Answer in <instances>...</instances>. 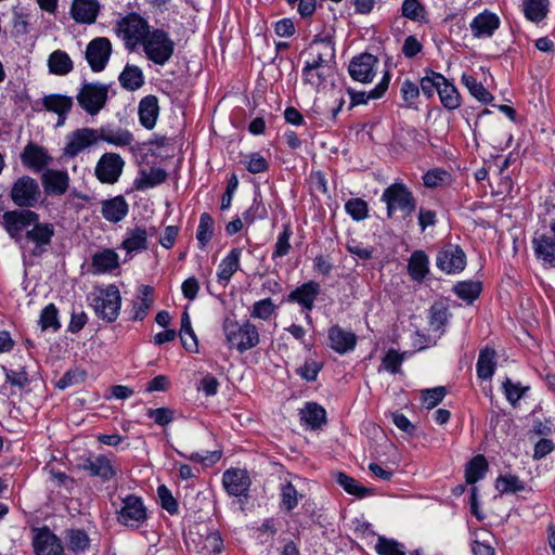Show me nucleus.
Listing matches in <instances>:
<instances>
[{
    "mask_svg": "<svg viewBox=\"0 0 555 555\" xmlns=\"http://www.w3.org/2000/svg\"><path fill=\"white\" fill-rule=\"evenodd\" d=\"M81 468L87 470L92 477L100 478L103 482H107L116 476L112 461L103 454L90 456L83 460Z\"/></svg>",
    "mask_w": 555,
    "mask_h": 555,
    "instance_id": "18",
    "label": "nucleus"
},
{
    "mask_svg": "<svg viewBox=\"0 0 555 555\" xmlns=\"http://www.w3.org/2000/svg\"><path fill=\"white\" fill-rule=\"evenodd\" d=\"M101 214L109 222H119L128 214V204L122 196L103 201Z\"/></svg>",
    "mask_w": 555,
    "mask_h": 555,
    "instance_id": "33",
    "label": "nucleus"
},
{
    "mask_svg": "<svg viewBox=\"0 0 555 555\" xmlns=\"http://www.w3.org/2000/svg\"><path fill=\"white\" fill-rule=\"evenodd\" d=\"M335 480L347 493L357 498H364L371 493L370 489L365 488L358 480L345 473H337L335 475Z\"/></svg>",
    "mask_w": 555,
    "mask_h": 555,
    "instance_id": "43",
    "label": "nucleus"
},
{
    "mask_svg": "<svg viewBox=\"0 0 555 555\" xmlns=\"http://www.w3.org/2000/svg\"><path fill=\"white\" fill-rule=\"evenodd\" d=\"M39 325L42 331L52 330L53 332H56L61 327L59 311L54 304H49L42 309L39 318Z\"/></svg>",
    "mask_w": 555,
    "mask_h": 555,
    "instance_id": "53",
    "label": "nucleus"
},
{
    "mask_svg": "<svg viewBox=\"0 0 555 555\" xmlns=\"http://www.w3.org/2000/svg\"><path fill=\"white\" fill-rule=\"evenodd\" d=\"M121 87L129 91L140 89L144 83L143 72L139 66L127 64L119 75Z\"/></svg>",
    "mask_w": 555,
    "mask_h": 555,
    "instance_id": "38",
    "label": "nucleus"
},
{
    "mask_svg": "<svg viewBox=\"0 0 555 555\" xmlns=\"http://www.w3.org/2000/svg\"><path fill=\"white\" fill-rule=\"evenodd\" d=\"M10 197L12 202L21 208H33L39 202V184L34 178L23 176L13 183Z\"/></svg>",
    "mask_w": 555,
    "mask_h": 555,
    "instance_id": "9",
    "label": "nucleus"
},
{
    "mask_svg": "<svg viewBox=\"0 0 555 555\" xmlns=\"http://www.w3.org/2000/svg\"><path fill=\"white\" fill-rule=\"evenodd\" d=\"M100 8L98 0H74L70 14L78 23L92 24L96 20Z\"/></svg>",
    "mask_w": 555,
    "mask_h": 555,
    "instance_id": "26",
    "label": "nucleus"
},
{
    "mask_svg": "<svg viewBox=\"0 0 555 555\" xmlns=\"http://www.w3.org/2000/svg\"><path fill=\"white\" fill-rule=\"evenodd\" d=\"M548 0H524L522 11L525 16L534 23H539L546 17L548 12Z\"/></svg>",
    "mask_w": 555,
    "mask_h": 555,
    "instance_id": "42",
    "label": "nucleus"
},
{
    "mask_svg": "<svg viewBox=\"0 0 555 555\" xmlns=\"http://www.w3.org/2000/svg\"><path fill=\"white\" fill-rule=\"evenodd\" d=\"M320 292V284L315 281H309L292 291L287 296V300L289 302H297L306 310L311 311Z\"/></svg>",
    "mask_w": 555,
    "mask_h": 555,
    "instance_id": "20",
    "label": "nucleus"
},
{
    "mask_svg": "<svg viewBox=\"0 0 555 555\" xmlns=\"http://www.w3.org/2000/svg\"><path fill=\"white\" fill-rule=\"evenodd\" d=\"M147 518L146 508L140 496L128 494L121 499L120 509L117 511V521L131 529L141 527Z\"/></svg>",
    "mask_w": 555,
    "mask_h": 555,
    "instance_id": "7",
    "label": "nucleus"
},
{
    "mask_svg": "<svg viewBox=\"0 0 555 555\" xmlns=\"http://www.w3.org/2000/svg\"><path fill=\"white\" fill-rule=\"evenodd\" d=\"M112 53L111 41L105 37L91 40L86 48V60L93 72H102Z\"/></svg>",
    "mask_w": 555,
    "mask_h": 555,
    "instance_id": "12",
    "label": "nucleus"
},
{
    "mask_svg": "<svg viewBox=\"0 0 555 555\" xmlns=\"http://www.w3.org/2000/svg\"><path fill=\"white\" fill-rule=\"evenodd\" d=\"M532 248L537 259L542 261L544 267L555 268V237L547 234L534 236Z\"/></svg>",
    "mask_w": 555,
    "mask_h": 555,
    "instance_id": "24",
    "label": "nucleus"
},
{
    "mask_svg": "<svg viewBox=\"0 0 555 555\" xmlns=\"http://www.w3.org/2000/svg\"><path fill=\"white\" fill-rule=\"evenodd\" d=\"M330 72L331 67L305 65L302 68V80L305 83L318 88L325 82Z\"/></svg>",
    "mask_w": 555,
    "mask_h": 555,
    "instance_id": "47",
    "label": "nucleus"
},
{
    "mask_svg": "<svg viewBox=\"0 0 555 555\" xmlns=\"http://www.w3.org/2000/svg\"><path fill=\"white\" fill-rule=\"evenodd\" d=\"M380 201L386 204L388 218H392L397 212L406 218L416 208V199L412 191L402 182H395L387 186Z\"/></svg>",
    "mask_w": 555,
    "mask_h": 555,
    "instance_id": "1",
    "label": "nucleus"
},
{
    "mask_svg": "<svg viewBox=\"0 0 555 555\" xmlns=\"http://www.w3.org/2000/svg\"><path fill=\"white\" fill-rule=\"evenodd\" d=\"M292 230L289 225H285L283 232L278 236V240L274 245V250L272 253V259L282 258L287 255L291 250V236Z\"/></svg>",
    "mask_w": 555,
    "mask_h": 555,
    "instance_id": "61",
    "label": "nucleus"
},
{
    "mask_svg": "<svg viewBox=\"0 0 555 555\" xmlns=\"http://www.w3.org/2000/svg\"><path fill=\"white\" fill-rule=\"evenodd\" d=\"M461 81L478 101L489 103L493 99L491 93L482 86V83L478 82L472 75L464 73L461 77Z\"/></svg>",
    "mask_w": 555,
    "mask_h": 555,
    "instance_id": "46",
    "label": "nucleus"
},
{
    "mask_svg": "<svg viewBox=\"0 0 555 555\" xmlns=\"http://www.w3.org/2000/svg\"><path fill=\"white\" fill-rule=\"evenodd\" d=\"M330 347L339 354H345L354 349L357 336L351 331H346L339 325H333L328 330Z\"/></svg>",
    "mask_w": 555,
    "mask_h": 555,
    "instance_id": "22",
    "label": "nucleus"
},
{
    "mask_svg": "<svg viewBox=\"0 0 555 555\" xmlns=\"http://www.w3.org/2000/svg\"><path fill=\"white\" fill-rule=\"evenodd\" d=\"M193 543L201 555L219 554L223 548V541L218 531L207 530L206 533H198L193 538Z\"/></svg>",
    "mask_w": 555,
    "mask_h": 555,
    "instance_id": "28",
    "label": "nucleus"
},
{
    "mask_svg": "<svg viewBox=\"0 0 555 555\" xmlns=\"http://www.w3.org/2000/svg\"><path fill=\"white\" fill-rule=\"evenodd\" d=\"M138 114L140 124L145 129H153L156 125L159 114L157 98L155 95L144 96L139 103Z\"/></svg>",
    "mask_w": 555,
    "mask_h": 555,
    "instance_id": "30",
    "label": "nucleus"
},
{
    "mask_svg": "<svg viewBox=\"0 0 555 555\" xmlns=\"http://www.w3.org/2000/svg\"><path fill=\"white\" fill-rule=\"evenodd\" d=\"M147 231L144 228L137 227L127 232L121 247L127 253L141 251L147 248Z\"/></svg>",
    "mask_w": 555,
    "mask_h": 555,
    "instance_id": "39",
    "label": "nucleus"
},
{
    "mask_svg": "<svg viewBox=\"0 0 555 555\" xmlns=\"http://www.w3.org/2000/svg\"><path fill=\"white\" fill-rule=\"evenodd\" d=\"M242 164L250 173H262L269 169L267 159L259 153H248L244 155Z\"/></svg>",
    "mask_w": 555,
    "mask_h": 555,
    "instance_id": "55",
    "label": "nucleus"
},
{
    "mask_svg": "<svg viewBox=\"0 0 555 555\" xmlns=\"http://www.w3.org/2000/svg\"><path fill=\"white\" fill-rule=\"evenodd\" d=\"M408 271L414 281L421 282L429 271V259L423 250L414 251L408 263Z\"/></svg>",
    "mask_w": 555,
    "mask_h": 555,
    "instance_id": "37",
    "label": "nucleus"
},
{
    "mask_svg": "<svg viewBox=\"0 0 555 555\" xmlns=\"http://www.w3.org/2000/svg\"><path fill=\"white\" fill-rule=\"evenodd\" d=\"M495 487L501 493H515L525 489V486L519 478L513 475L498 477Z\"/></svg>",
    "mask_w": 555,
    "mask_h": 555,
    "instance_id": "60",
    "label": "nucleus"
},
{
    "mask_svg": "<svg viewBox=\"0 0 555 555\" xmlns=\"http://www.w3.org/2000/svg\"><path fill=\"white\" fill-rule=\"evenodd\" d=\"M389 82H390V74L388 72H386L384 74L382 80L378 82V85L374 89H372L370 92L354 91V90L349 89L348 93L350 96V108H352L357 105L366 104L370 99H372V100L380 99L387 91Z\"/></svg>",
    "mask_w": 555,
    "mask_h": 555,
    "instance_id": "29",
    "label": "nucleus"
},
{
    "mask_svg": "<svg viewBox=\"0 0 555 555\" xmlns=\"http://www.w3.org/2000/svg\"><path fill=\"white\" fill-rule=\"evenodd\" d=\"M39 219V215L30 209H14L4 211L0 216V224L7 231L9 236L16 243L22 240L23 229L31 225L33 222Z\"/></svg>",
    "mask_w": 555,
    "mask_h": 555,
    "instance_id": "8",
    "label": "nucleus"
},
{
    "mask_svg": "<svg viewBox=\"0 0 555 555\" xmlns=\"http://www.w3.org/2000/svg\"><path fill=\"white\" fill-rule=\"evenodd\" d=\"M300 421L311 429L320 428L326 421L325 410L314 402H309L300 410Z\"/></svg>",
    "mask_w": 555,
    "mask_h": 555,
    "instance_id": "36",
    "label": "nucleus"
},
{
    "mask_svg": "<svg viewBox=\"0 0 555 555\" xmlns=\"http://www.w3.org/2000/svg\"><path fill=\"white\" fill-rule=\"evenodd\" d=\"M214 235V219L207 214L203 212L199 217V223L196 230V238L201 248H204Z\"/></svg>",
    "mask_w": 555,
    "mask_h": 555,
    "instance_id": "51",
    "label": "nucleus"
},
{
    "mask_svg": "<svg viewBox=\"0 0 555 555\" xmlns=\"http://www.w3.org/2000/svg\"><path fill=\"white\" fill-rule=\"evenodd\" d=\"M50 73L59 76L66 75L73 70V61L69 55L62 50H55L48 59Z\"/></svg>",
    "mask_w": 555,
    "mask_h": 555,
    "instance_id": "40",
    "label": "nucleus"
},
{
    "mask_svg": "<svg viewBox=\"0 0 555 555\" xmlns=\"http://www.w3.org/2000/svg\"><path fill=\"white\" fill-rule=\"evenodd\" d=\"M488 462L481 454L474 456L466 465L465 478L468 485H474L481 480L488 472Z\"/></svg>",
    "mask_w": 555,
    "mask_h": 555,
    "instance_id": "41",
    "label": "nucleus"
},
{
    "mask_svg": "<svg viewBox=\"0 0 555 555\" xmlns=\"http://www.w3.org/2000/svg\"><path fill=\"white\" fill-rule=\"evenodd\" d=\"M22 163L33 171H41L48 167L52 157L47 150L34 143H28L21 154Z\"/></svg>",
    "mask_w": 555,
    "mask_h": 555,
    "instance_id": "21",
    "label": "nucleus"
},
{
    "mask_svg": "<svg viewBox=\"0 0 555 555\" xmlns=\"http://www.w3.org/2000/svg\"><path fill=\"white\" fill-rule=\"evenodd\" d=\"M496 352L493 348L486 347L480 350L476 371L479 378L483 380L491 379L496 367Z\"/></svg>",
    "mask_w": 555,
    "mask_h": 555,
    "instance_id": "35",
    "label": "nucleus"
},
{
    "mask_svg": "<svg viewBox=\"0 0 555 555\" xmlns=\"http://www.w3.org/2000/svg\"><path fill=\"white\" fill-rule=\"evenodd\" d=\"M36 555H63V546L59 538L49 530H40L34 539Z\"/></svg>",
    "mask_w": 555,
    "mask_h": 555,
    "instance_id": "25",
    "label": "nucleus"
},
{
    "mask_svg": "<svg viewBox=\"0 0 555 555\" xmlns=\"http://www.w3.org/2000/svg\"><path fill=\"white\" fill-rule=\"evenodd\" d=\"M117 31L126 48L132 51L144 42L152 30L146 20L137 13H130L117 23Z\"/></svg>",
    "mask_w": 555,
    "mask_h": 555,
    "instance_id": "3",
    "label": "nucleus"
},
{
    "mask_svg": "<svg viewBox=\"0 0 555 555\" xmlns=\"http://www.w3.org/2000/svg\"><path fill=\"white\" fill-rule=\"evenodd\" d=\"M378 59L371 53H361L353 56L349 63L348 72L350 77L359 82L369 83L375 76V68Z\"/></svg>",
    "mask_w": 555,
    "mask_h": 555,
    "instance_id": "11",
    "label": "nucleus"
},
{
    "mask_svg": "<svg viewBox=\"0 0 555 555\" xmlns=\"http://www.w3.org/2000/svg\"><path fill=\"white\" fill-rule=\"evenodd\" d=\"M154 302V288L150 285H141L133 300L131 319L142 321Z\"/></svg>",
    "mask_w": 555,
    "mask_h": 555,
    "instance_id": "31",
    "label": "nucleus"
},
{
    "mask_svg": "<svg viewBox=\"0 0 555 555\" xmlns=\"http://www.w3.org/2000/svg\"><path fill=\"white\" fill-rule=\"evenodd\" d=\"M276 306L273 304L271 298H266L259 301H256L253 306L251 317L268 320L274 312Z\"/></svg>",
    "mask_w": 555,
    "mask_h": 555,
    "instance_id": "62",
    "label": "nucleus"
},
{
    "mask_svg": "<svg viewBox=\"0 0 555 555\" xmlns=\"http://www.w3.org/2000/svg\"><path fill=\"white\" fill-rule=\"evenodd\" d=\"M41 102L46 111L57 115V127L65 124L67 115L74 106V100L72 96L60 93L44 95Z\"/></svg>",
    "mask_w": 555,
    "mask_h": 555,
    "instance_id": "17",
    "label": "nucleus"
},
{
    "mask_svg": "<svg viewBox=\"0 0 555 555\" xmlns=\"http://www.w3.org/2000/svg\"><path fill=\"white\" fill-rule=\"evenodd\" d=\"M404 357L405 353H399L395 349L388 350L382 360L379 371L385 370L391 374H397L400 371Z\"/></svg>",
    "mask_w": 555,
    "mask_h": 555,
    "instance_id": "58",
    "label": "nucleus"
},
{
    "mask_svg": "<svg viewBox=\"0 0 555 555\" xmlns=\"http://www.w3.org/2000/svg\"><path fill=\"white\" fill-rule=\"evenodd\" d=\"M453 289L461 299L473 302L481 292V284L476 281H462L456 283Z\"/></svg>",
    "mask_w": 555,
    "mask_h": 555,
    "instance_id": "52",
    "label": "nucleus"
},
{
    "mask_svg": "<svg viewBox=\"0 0 555 555\" xmlns=\"http://www.w3.org/2000/svg\"><path fill=\"white\" fill-rule=\"evenodd\" d=\"M92 307L96 317L107 322H114L120 311L121 296L115 284L101 288L92 298Z\"/></svg>",
    "mask_w": 555,
    "mask_h": 555,
    "instance_id": "5",
    "label": "nucleus"
},
{
    "mask_svg": "<svg viewBox=\"0 0 555 555\" xmlns=\"http://www.w3.org/2000/svg\"><path fill=\"white\" fill-rule=\"evenodd\" d=\"M146 57L157 65H165L173 55L175 42L163 29H154L142 43Z\"/></svg>",
    "mask_w": 555,
    "mask_h": 555,
    "instance_id": "4",
    "label": "nucleus"
},
{
    "mask_svg": "<svg viewBox=\"0 0 555 555\" xmlns=\"http://www.w3.org/2000/svg\"><path fill=\"white\" fill-rule=\"evenodd\" d=\"M65 155L75 157L83 150L98 143V132L93 128H81L67 135Z\"/></svg>",
    "mask_w": 555,
    "mask_h": 555,
    "instance_id": "15",
    "label": "nucleus"
},
{
    "mask_svg": "<svg viewBox=\"0 0 555 555\" xmlns=\"http://www.w3.org/2000/svg\"><path fill=\"white\" fill-rule=\"evenodd\" d=\"M345 210L354 221H362L369 217L367 203L360 197L348 199L345 204Z\"/></svg>",
    "mask_w": 555,
    "mask_h": 555,
    "instance_id": "54",
    "label": "nucleus"
},
{
    "mask_svg": "<svg viewBox=\"0 0 555 555\" xmlns=\"http://www.w3.org/2000/svg\"><path fill=\"white\" fill-rule=\"evenodd\" d=\"M436 264L448 274L459 273L466 266V256L459 246L448 245L438 253Z\"/></svg>",
    "mask_w": 555,
    "mask_h": 555,
    "instance_id": "13",
    "label": "nucleus"
},
{
    "mask_svg": "<svg viewBox=\"0 0 555 555\" xmlns=\"http://www.w3.org/2000/svg\"><path fill=\"white\" fill-rule=\"evenodd\" d=\"M124 166L119 154L104 153L95 166V176L102 183L114 184L121 176Z\"/></svg>",
    "mask_w": 555,
    "mask_h": 555,
    "instance_id": "10",
    "label": "nucleus"
},
{
    "mask_svg": "<svg viewBox=\"0 0 555 555\" xmlns=\"http://www.w3.org/2000/svg\"><path fill=\"white\" fill-rule=\"evenodd\" d=\"M69 177L66 171L48 169L42 175V185L49 195H63L68 189Z\"/></svg>",
    "mask_w": 555,
    "mask_h": 555,
    "instance_id": "27",
    "label": "nucleus"
},
{
    "mask_svg": "<svg viewBox=\"0 0 555 555\" xmlns=\"http://www.w3.org/2000/svg\"><path fill=\"white\" fill-rule=\"evenodd\" d=\"M299 493L292 482L281 487V507L287 512L293 511L298 504Z\"/></svg>",
    "mask_w": 555,
    "mask_h": 555,
    "instance_id": "57",
    "label": "nucleus"
},
{
    "mask_svg": "<svg viewBox=\"0 0 555 555\" xmlns=\"http://www.w3.org/2000/svg\"><path fill=\"white\" fill-rule=\"evenodd\" d=\"M444 77L434 70H427L426 75L420 80V91L427 98H431L435 92L438 93L440 85L443 83Z\"/></svg>",
    "mask_w": 555,
    "mask_h": 555,
    "instance_id": "49",
    "label": "nucleus"
},
{
    "mask_svg": "<svg viewBox=\"0 0 555 555\" xmlns=\"http://www.w3.org/2000/svg\"><path fill=\"white\" fill-rule=\"evenodd\" d=\"M446 393V388L442 386L425 389L422 391L423 404L427 409H434L443 400Z\"/></svg>",
    "mask_w": 555,
    "mask_h": 555,
    "instance_id": "63",
    "label": "nucleus"
},
{
    "mask_svg": "<svg viewBox=\"0 0 555 555\" xmlns=\"http://www.w3.org/2000/svg\"><path fill=\"white\" fill-rule=\"evenodd\" d=\"M242 249L232 248L230 253L221 260L217 271V279L220 284L225 286L233 274L240 269V258Z\"/></svg>",
    "mask_w": 555,
    "mask_h": 555,
    "instance_id": "32",
    "label": "nucleus"
},
{
    "mask_svg": "<svg viewBox=\"0 0 555 555\" xmlns=\"http://www.w3.org/2000/svg\"><path fill=\"white\" fill-rule=\"evenodd\" d=\"M223 332L229 346L236 348L241 353L259 344L258 330L248 321L238 324L232 319H225L223 322Z\"/></svg>",
    "mask_w": 555,
    "mask_h": 555,
    "instance_id": "2",
    "label": "nucleus"
},
{
    "mask_svg": "<svg viewBox=\"0 0 555 555\" xmlns=\"http://www.w3.org/2000/svg\"><path fill=\"white\" fill-rule=\"evenodd\" d=\"M66 544L68 550L79 553L89 547L90 539L81 529H69L66 531Z\"/></svg>",
    "mask_w": 555,
    "mask_h": 555,
    "instance_id": "48",
    "label": "nucleus"
},
{
    "mask_svg": "<svg viewBox=\"0 0 555 555\" xmlns=\"http://www.w3.org/2000/svg\"><path fill=\"white\" fill-rule=\"evenodd\" d=\"M222 483L230 495L241 496L247 493L250 479L246 470L231 468L223 473Z\"/></svg>",
    "mask_w": 555,
    "mask_h": 555,
    "instance_id": "19",
    "label": "nucleus"
},
{
    "mask_svg": "<svg viewBox=\"0 0 555 555\" xmlns=\"http://www.w3.org/2000/svg\"><path fill=\"white\" fill-rule=\"evenodd\" d=\"M401 13L404 17L421 22L425 20L426 10L421 4L420 0H404L401 7Z\"/></svg>",
    "mask_w": 555,
    "mask_h": 555,
    "instance_id": "56",
    "label": "nucleus"
},
{
    "mask_svg": "<svg viewBox=\"0 0 555 555\" xmlns=\"http://www.w3.org/2000/svg\"><path fill=\"white\" fill-rule=\"evenodd\" d=\"M108 86L99 82H85L77 93L79 106L89 115H96L106 104Z\"/></svg>",
    "mask_w": 555,
    "mask_h": 555,
    "instance_id": "6",
    "label": "nucleus"
},
{
    "mask_svg": "<svg viewBox=\"0 0 555 555\" xmlns=\"http://www.w3.org/2000/svg\"><path fill=\"white\" fill-rule=\"evenodd\" d=\"M33 229L27 230L25 237L35 244L31 250L33 256H41L51 244L54 236V225L48 222H39V219L31 223Z\"/></svg>",
    "mask_w": 555,
    "mask_h": 555,
    "instance_id": "14",
    "label": "nucleus"
},
{
    "mask_svg": "<svg viewBox=\"0 0 555 555\" xmlns=\"http://www.w3.org/2000/svg\"><path fill=\"white\" fill-rule=\"evenodd\" d=\"M375 548L379 555H405L399 543L384 537L378 538Z\"/></svg>",
    "mask_w": 555,
    "mask_h": 555,
    "instance_id": "64",
    "label": "nucleus"
},
{
    "mask_svg": "<svg viewBox=\"0 0 555 555\" xmlns=\"http://www.w3.org/2000/svg\"><path fill=\"white\" fill-rule=\"evenodd\" d=\"M91 266L99 274L112 272L119 267V256L113 249H103L92 256Z\"/></svg>",
    "mask_w": 555,
    "mask_h": 555,
    "instance_id": "34",
    "label": "nucleus"
},
{
    "mask_svg": "<svg viewBox=\"0 0 555 555\" xmlns=\"http://www.w3.org/2000/svg\"><path fill=\"white\" fill-rule=\"evenodd\" d=\"M438 94L442 105L447 109H455L461 105V96L456 90V88L449 82L446 78L443 83L440 85L438 90Z\"/></svg>",
    "mask_w": 555,
    "mask_h": 555,
    "instance_id": "45",
    "label": "nucleus"
},
{
    "mask_svg": "<svg viewBox=\"0 0 555 555\" xmlns=\"http://www.w3.org/2000/svg\"><path fill=\"white\" fill-rule=\"evenodd\" d=\"M500 24V18L495 13L485 10L473 18L469 27L474 38L485 39L492 37Z\"/></svg>",
    "mask_w": 555,
    "mask_h": 555,
    "instance_id": "16",
    "label": "nucleus"
},
{
    "mask_svg": "<svg viewBox=\"0 0 555 555\" xmlns=\"http://www.w3.org/2000/svg\"><path fill=\"white\" fill-rule=\"evenodd\" d=\"M180 338L183 347L190 351H197V338L191 325V319L186 311L181 317Z\"/></svg>",
    "mask_w": 555,
    "mask_h": 555,
    "instance_id": "44",
    "label": "nucleus"
},
{
    "mask_svg": "<svg viewBox=\"0 0 555 555\" xmlns=\"http://www.w3.org/2000/svg\"><path fill=\"white\" fill-rule=\"evenodd\" d=\"M319 49V52L330 61L335 59V43L332 35H317L312 39L309 51H314Z\"/></svg>",
    "mask_w": 555,
    "mask_h": 555,
    "instance_id": "50",
    "label": "nucleus"
},
{
    "mask_svg": "<svg viewBox=\"0 0 555 555\" xmlns=\"http://www.w3.org/2000/svg\"><path fill=\"white\" fill-rule=\"evenodd\" d=\"M449 311L440 304L433 305L429 310V324L434 331L441 330L447 323Z\"/></svg>",
    "mask_w": 555,
    "mask_h": 555,
    "instance_id": "59",
    "label": "nucleus"
},
{
    "mask_svg": "<svg viewBox=\"0 0 555 555\" xmlns=\"http://www.w3.org/2000/svg\"><path fill=\"white\" fill-rule=\"evenodd\" d=\"M95 130L98 132V142L104 141L108 144L124 147L131 145L134 141L133 134L125 128L106 125Z\"/></svg>",
    "mask_w": 555,
    "mask_h": 555,
    "instance_id": "23",
    "label": "nucleus"
}]
</instances>
